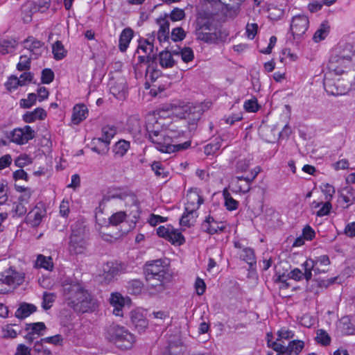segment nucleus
<instances>
[{
  "instance_id": "obj_33",
  "label": "nucleus",
  "mask_w": 355,
  "mask_h": 355,
  "mask_svg": "<svg viewBox=\"0 0 355 355\" xmlns=\"http://www.w3.org/2000/svg\"><path fill=\"white\" fill-rule=\"evenodd\" d=\"M304 347V342L301 340H293L285 346L286 349L291 354L298 355Z\"/></svg>"
},
{
  "instance_id": "obj_59",
  "label": "nucleus",
  "mask_w": 355,
  "mask_h": 355,
  "mask_svg": "<svg viewBox=\"0 0 355 355\" xmlns=\"http://www.w3.org/2000/svg\"><path fill=\"white\" fill-rule=\"evenodd\" d=\"M31 67V60L30 58L26 55H21L19 58V62L17 65V69L19 71H24L26 69H29Z\"/></svg>"
},
{
  "instance_id": "obj_5",
  "label": "nucleus",
  "mask_w": 355,
  "mask_h": 355,
  "mask_svg": "<svg viewBox=\"0 0 355 355\" xmlns=\"http://www.w3.org/2000/svg\"><path fill=\"white\" fill-rule=\"evenodd\" d=\"M352 47V46H345L342 51H338L339 55L331 56L329 64L330 73L340 76L347 71L348 64L354 55Z\"/></svg>"
},
{
  "instance_id": "obj_24",
  "label": "nucleus",
  "mask_w": 355,
  "mask_h": 355,
  "mask_svg": "<svg viewBox=\"0 0 355 355\" xmlns=\"http://www.w3.org/2000/svg\"><path fill=\"white\" fill-rule=\"evenodd\" d=\"M91 149L98 155H106L110 149V141H105L101 137L94 138L91 141Z\"/></svg>"
},
{
  "instance_id": "obj_38",
  "label": "nucleus",
  "mask_w": 355,
  "mask_h": 355,
  "mask_svg": "<svg viewBox=\"0 0 355 355\" xmlns=\"http://www.w3.org/2000/svg\"><path fill=\"white\" fill-rule=\"evenodd\" d=\"M116 134V128L114 125H105L101 129V137L103 140L108 141L110 143L111 140Z\"/></svg>"
},
{
  "instance_id": "obj_36",
  "label": "nucleus",
  "mask_w": 355,
  "mask_h": 355,
  "mask_svg": "<svg viewBox=\"0 0 355 355\" xmlns=\"http://www.w3.org/2000/svg\"><path fill=\"white\" fill-rule=\"evenodd\" d=\"M167 241L173 245H180L184 243L185 239L181 232L172 227V231H170Z\"/></svg>"
},
{
  "instance_id": "obj_10",
  "label": "nucleus",
  "mask_w": 355,
  "mask_h": 355,
  "mask_svg": "<svg viewBox=\"0 0 355 355\" xmlns=\"http://www.w3.org/2000/svg\"><path fill=\"white\" fill-rule=\"evenodd\" d=\"M35 137V131L29 125H24L23 128H15L10 132L8 139L17 144H26L29 140Z\"/></svg>"
},
{
  "instance_id": "obj_32",
  "label": "nucleus",
  "mask_w": 355,
  "mask_h": 355,
  "mask_svg": "<svg viewBox=\"0 0 355 355\" xmlns=\"http://www.w3.org/2000/svg\"><path fill=\"white\" fill-rule=\"evenodd\" d=\"M153 47V46H138L136 53L138 55L137 58L141 63L148 62L152 59L150 53H148V50L151 52Z\"/></svg>"
},
{
  "instance_id": "obj_20",
  "label": "nucleus",
  "mask_w": 355,
  "mask_h": 355,
  "mask_svg": "<svg viewBox=\"0 0 355 355\" xmlns=\"http://www.w3.org/2000/svg\"><path fill=\"white\" fill-rule=\"evenodd\" d=\"M340 202H343V207L347 209L355 202V189L347 186L343 189L339 194Z\"/></svg>"
},
{
  "instance_id": "obj_2",
  "label": "nucleus",
  "mask_w": 355,
  "mask_h": 355,
  "mask_svg": "<svg viewBox=\"0 0 355 355\" xmlns=\"http://www.w3.org/2000/svg\"><path fill=\"white\" fill-rule=\"evenodd\" d=\"M162 125L155 121V125L151 122L146 124L149 139L155 144L156 148L162 153H171L175 151L187 149L190 146L191 142L186 141L183 144H173V132L166 133L161 130Z\"/></svg>"
},
{
  "instance_id": "obj_48",
  "label": "nucleus",
  "mask_w": 355,
  "mask_h": 355,
  "mask_svg": "<svg viewBox=\"0 0 355 355\" xmlns=\"http://www.w3.org/2000/svg\"><path fill=\"white\" fill-rule=\"evenodd\" d=\"M315 339L318 343L325 346L329 345L331 342L330 336L323 329H318L317 331V336Z\"/></svg>"
},
{
  "instance_id": "obj_52",
  "label": "nucleus",
  "mask_w": 355,
  "mask_h": 355,
  "mask_svg": "<svg viewBox=\"0 0 355 355\" xmlns=\"http://www.w3.org/2000/svg\"><path fill=\"white\" fill-rule=\"evenodd\" d=\"M225 205L230 211L235 210L238 207L239 202L234 200L229 193H224Z\"/></svg>"
},
{
  "instance_id": "obj_53",
  "label": "nucleus",
  "mask_w": 355,
  "mask_h": 355,
  "mask_svg": "<svg viewBox=\"0 0 355 355\" xmlns=\"http://www.w3.org/2000/svg\"><path fill=\"white\" fill-rule=\"evenodd\" d=\"M186 36V33L181 27L175 28L171 32V40L174 42H181Z\"/></svg>"
},
{
  "instance_id": "obj_28",
  "label": "nucleus",
  "mask_w": 355,
  "mask_h": 355,
  "mask_svg": "<svg viewBox=\"0 0 355 355\" xmlns=\"http://www.w3.org/2000/svg\"><path fill=\"white\" fill-rule=\"evenodd\" d=\"M49 2L44 0L38 1H31L26 6L28 12L35 13L37 12H44L49 8Z\"/></svg>"
},
{
  "instance_id": "obj_26",
  "label": "nucleus",
  "mask_w": 355,
  "mask_h": 355,
  "mask_svg": "<svg viewBox=\"0 0 355 355\" xmlns=\"http://www.w3.org/2000/svg\"><path fill=\"white\" fill-rule=\"evenodd\" d=\"M37 311V307L33 304L22 302L19 304L18 309L16 310L15 315L18 319L22 320L28 317Z\"/></svg>"
},
{
  "instance_id": "obj_29",
  "label": "nucleus",
  "mask_w": 355,
  "mask_h": 355,
  "mask_svg": "<svg viewBox=\"0 0 355 355\" xmlns=\"http://www.w3.org/2000/svg\"><path fill=\"white\" fill-rule=\"evenodd\" d=\"M338 328L343 334L352 335L355 334V326L347 317H343L340 319Z\"/></svg>"
},
{
  "instance_id": "obj_21",
  "label": "nucleus",
  "mask_w": 355,
  "mask_h": 355,
  "mask_svg": "<svg viewBox=\"0 0 355 355\" xmlns=\"http://www.w3.org/2000/svg\"><path fill=\"white\" fill-rule=\"evenodd\" d=\"M167 278H159L153 277V280L148 282V290L150 295H157L164 291L166 288V280Z\"/></svg>"
},
{
  "instance_id": "obj_30",
  "label": "nucleus",
  "mask_w": 355,
  "mask_h": 355,
  "mask_svg": "<svg viewBox=\"0 0 355 355\" xmlns=\"http://www.w3.org/2000/svg\"><path fill=\"white\" fill-rule=\"evenodd\" d=\"M130 146V142L123 139L117 141L113 146L114 155L118 157H123Z\"/></svg>"
},
{
  "instance_id": "obj_40",
  "label": "nucleus",
  "mask_w": 355,
  "mask_h": 355,
  "mask_svg": "<svg viewBox=\"0 0 355 355\" xmlns=\"http://www.w3.org/2000/svg\"><path fill=\"white\" fill-rule=\"evenodd\" d=\"M151 168L158 178H166L169 175V172L164 168L160 162H154L151 165Z\"/></svg>"
},
{
  "instance_id": "obj_47",
  "label": "nucleus",
  "mask_w": 355,
  "mask_h": 355,
  "mask_svg": "<svg viewBox=\"0 0 355 355\" xmlns=\"http://www.w3.org/2000/svg\"><path fill=\"white\" fill-rule=\"evenodd\" d=\"M221 147L220 139L216 138L213 142L207 144L205 147V153L207 155H213L216 153Z\"/></svg>"
},
{
  "instance_id": "obj_12",
  "label": "nucleus",
  "mask_w": 355,
  "mask_h": 355,
  "mask_svg": "<svg viewBox=\"0 0 355 355\" xmlns=\"http://www.w3.org/2000/svg\"><path fill=\"white\" fill-rule=\"evenodd\" d=\"M324 87L325 91L332 96L343 95L349 90L348 84L344 83V80L340 78L331 79L325 78Z\"/></svg>"
},
{
  "instance_id": "obj_31",
  "label": "nucleus",
  "mask_w": 355,
  "mask_h": 355,
  "mask_svg": "<svg viewBox=\"0 0 355 355\" xmlns=\"http://www.w3.org/2000/svg\"><path fill=\"white\" fill-rule=\"evenodd\" d=\"M37 268H42L46 270L51 271L53 269L54 265L53 259L51 257H46L43 254L37 255L35 262Z\"/></svg>"
},
{
  "instance_id": "obj_41",
  "label": "nucleus",
  "mask_w": 355,
  "mask_h": 355,
  "mask_svg": "<svg viewBox=\"0 0 355 355\" xmlns=\"http://www.w3.org/2000/svg\"><path fill=\"white\" fill-rule=\"evenodd\" d=\"M142 288L143 283L139 279H133L128 282V290L131 294H139L142 291Z\"/></svg>"
},
{
  "instance_id": "obj_25",
  "label": "nucleus",
  "mask_w": 355,
  "mask_h": 355,
  "mask_svg": "<svg viewBox=\"0 0 355 355\" xmlns=\"http://www.w3.org/2000/svg\"><path fill=\"white\" fill-rule=\"evenodd\" d=\"M179 56L178 52L171 53L168 51H163L159 54V62L163 68H171L174 66L175 60L174 56Z\"/></svg>"
},
{
  "instance_id": "obj_49",
  "label": "nucleus",
  "mask_w": 355,
  "mask_h": 355,
  "mask_svg": "<svg viewBox=\"0 0 355 355\" xmlns=\"http://www.w3.org/2000/svg\"><path fill=\"white\" fill-rule=\"evenodd\" d=\"M26 329L30 330L31 333H33L34 334L40 336L42 335V331L46 329V325L44 322H42L31 323L28 324Z\"/></svg>"
},
{
  "instance_id": "obj_51",
  "label": "nucleus",
  "mask_w": 355,
  "mask_h": 355,
  "mask_svg": "<svg viewBox=\"0 0 355 355\" xmlns=\"http://www.w3.org/2000/svg\"><path fill=\"white\" fill-rule=\"evenodd\" d=\"M37 101V95L34 93L29 94L27 98L20 100V106L23 108H30L34 105Z\"/></svg>"
},
{
  "instance_id": "obj_35",
  "label": "nucleus",
  "mask_w": 355,
  "mask_h": 355,
  "mask_svg": "<svg viewBox=\"0 0 355 355\" xmlns=\"http://www.w3.org/2000/svg\"><path fill=\"white\" fill-rule=\"evenodd\" d=\"M239 256L241 259L245 261L250 266H252L256 263L254 252L252 248H245L242 249L239 253Z\"/></svg>"
},
{
  "instance_id": "obj_4",
  "label": "nucleus",
  "mask_w": 355,
  "mask_h": 355,
  "mask_svg": "<svg viewBox=\"0 0 355 355\" xmlns=\"http://www.w3.org/2000/svg\"><path fill=\"white\" fill-rule=\"evenodd\" d=\"M105 337L122 349L132 348L135 342L134 335L118 324L110 325L107 329Z\"/></svg>"
},
{
  "instance_id": "obj_23",
  "label": "nucleus",
  "mask_w": 355,
  "mask_h": 355,
  "mask_svg": "<svg viewBox=\"0 0 355 355\" xmlns=\"http://www.w3.org/2000/svg\"><path fill=\"white\" fill-rule=\"evenodd\" d=\"M88 116V109L84 104H77L73 108L71 121L78 125L85 120Z\"/></svg>"
},
{
  "instance_id": "obj_37",
  "label": "nucleus",
  "mask_w": 355,
  "mask_h": 355,
  "mask_svg": "<svg viewBox=\"0 0 355 355\" xmlns=\"http://www.w3.org/2000/svg\"><path fill=\"white\" fill-rule=\"evenodd\" d=\"M329 32V27L327 24L322 23L318 30L315 31L313 36V42L318 43L323 40Z\"/></svg>"
},
{
  "instance_id": "obj_45",
  "label": "nucleus",
  "mask_w": 355,
  "mask_h": 355,
  "mask_svg": "<svg viewBox=\"0 0 355 355\" xmlns=\"http://www.w3.org/2000/svg\"><path fill=\"white\" fill-rule=\"evenodd\" d=\"M320 187L324 195V200L331 202L336 191L335 188L328 183L322 184Z\"/></svg>"
},
{
  "instance_id": "obj_58",
  "label": "nucleus",
  "mask_w": 355,
  "mask_h": 355,
  "mask_svg": "<svg viewBox=\"0 0 355 355\" xmlns=\"http://www.w3.org/2000/svg\"><path fill=\"white\" fill-rule=\"evenodd\" d=\"M5 86L8 90L12 91L16 89L21 85L17 76H11L5 83Z\"/></svg>"
},
{
  "instance_id": "obj_8",
  "label": "nucleus",
  "mask_w": 355,
  "mask_h": 355,
  "mask_svg": "<svg viewBox=\"0 0 355 355\" xmlns=\"http://www.w3.org/2000/svg\"><path fill=\"white\" fill-rule=\"evenodd\" d=\"M211 23L206 19L200 18L197 20L196 35L197 39L203 42H217L218 33L213 31Z\"/></svg>"
},
{
  "instance_id": "obj_16",
  "label": "nucleus",
  "mask_w": 355,
  "mask_h": 355,
  "mask_svg": "<svg viewBox=\"0 0 355 355\" xmlns=\"http://www.w3.org/2000/svg\"><path fill=\"white\" fill-rule=\"evenodd\" d=\"M125 205L126 212L128 215L137 220L139 217L141 212L140 203L137 196L134 194L128 195L125 198Z\"/></svg>"
},
{
  "instance_id": "obj_15",
  "label": "nucleus",
  "mask_w": 355,
  "mask_h": 355,
  "mask_svg": "<svg viewBox=\"0 0 355 355\" xmlns=\"http://www.w3.org/2000/svg\"><path fill=\"white\" fill-rule=\"evenodd\" d=\"M130 302L128 297H124L119 293H112L110 295V303L114 307L113 313L116 316H123V308Z\"/></svg>"
},
{
  "instance_id": "obj_39",
  "label": "nucleus",
  "mask_w": 355,
  "mask_h": 355,
  "mask_svg": "<svg viewBox=\"0 0 355 355\" xmlns=\"http://www.w3.org/2000/svg\"><path fill=\"white\" fill-rule=\"evenodd\" d=\"M191 214V212L186 211V209H184V212L180 220L181 225L190 227L195 223L196 218L198 217V213L194 211L193 214Z\"/></svg>"
},
{
  "instance_id": "obj_44",
  "label": "nucleus",
  "mask_w": 355,
  "mask_h": 355,
  "mask_svg": "<svg viewBox=\"0 0 355 355\" xmlns=\"http://www.w3.org/2000/svg\"><path fill=\"white\" fill-rule=\"evenodd\" d=\"M134 36V31L130 28L123 29L120 35L119 44H129Z\"/></svg>"
},
{
  "instance_id": "obj_17",
  "label": "nucleus",
  "mask_w": 355,
  "mask_h": 355,
  "mask_svg": "<svg viewBox=\"0 0 355 355\" xmlns=\"http://www.w3.org/2000/svg\"><path fill=\"white\" fill-rule=\"evenodd\" d=\"M203 232L209 234H214L218 231H223L225 229L223 223L220 221L215 220L211 215L207 216L201 225Z\"/></svg>"
},
{
  "instance_id": "obj_64",
  "label": "nucleus",
  "mask_w": 355,
  "mask_h": 355,
  "mask_svg": "<svg viewBox=\"0 0 355 355\" xmlns=\"http://www.w3.org/2000/svg\"><path fill=\"white\" fill-rule=\"evenodd\" d=\"M243 106L245 110L249 112H254L258 110V104L256 99L246 101Z\"/></svg>"
},
{
  "instance_id": "obj_56",
  "label": "nucleus",
  "mask_w": 355,
  "mask_h": 355,
  "mask_svg": "<svg viewBox=\"0 0 355 355\" xmlns=\"http://www.w3.org/2000/svg\"><path fill=\"white\" fill-rule=\"evenodd\" d=\"M184 62L193 60L194 58L193 50L189 47H184L180 52H178Z\"/></svg>"
},
{
  "instance_id": "obj_14",
  "label": "nucleus",
  "mask_w": 355,
  "mask_h": 355,
  "mask_svg": "<svg viewBox=\"0 0 355 355\" xmlns=\"http://www.w3.org/2000/svg\"><path fill=\"white\" fill-rule=\"evenodd\" d=\"M204 199L200 194V191L197 188L190 189L187 193V202L184 209L186 211H190L193 214L197 212L200 206L203 203Z\"/></svg>"
},
{
  "instance_id": "obj_55",
  "label": "nucleus",
  "mask_w": 355,
  "mask_h": 355,
  "mask_svg": "<svg viewBox=\"0 0 355 355\" xmlns=\"http://www.w3.org/2000/svg\"><path fill=\"white\" fill-rule=\"evenodd\" d=\"M52 52L53 57L55 60H62L64 58L67 53L64 46H52Z\"/></svg>"
},
{
  "instance_id": "obj_42",
  "label": "nucleus",
  "mask_w": 355,
  "mask_h": 355,
  "mask_svg": "<svg viewBox=\"0 0 355 355\" xmlns=\"http://www.w3.org/2000/svg\"><path fill=\"white\" fill-rule=\"evenodd\" d=\"M127 216L126 211H117L109 218V223L112 225L116 226L124 221Z\"/></svg>"
},
{
  "instance_id": "obj_7",
  "label": "nucleus",
  "mask_w": 355,
  "mask_h": 355,
  "mask_svg": "<svg viewBox=\"0 0 355 355\" xmlns=\"http://www.w3.org/2000/svg\"><path fill=\"white\" fill-rule=\"evenodd\" d=\"M330 260L327 255H321L315 259H308L302 264L305 270L306 280L308 282L312 278V271L315 274L325 273L329 270Z\"/></svg>"
},
{
  "instance_id": "obj_46",
  "label": "nucleus",
  "mask_w": 355,
  "mask_h": 355,
  "mask_svg": "<svg viewBox=\"0 0 355 355\" xmlns=\"http://www.w3.org/2000/svg\"><path fill=\"white\" fill-rule=\"evenodd\" d=\"M55 300V295L51 293L44 292L42 297V306L44 309L48 310L52 306Z\"/></svg>"
},
{
  "instance_id": "obj_50",
  "label": "nucleus",
  "mask_w": 355,
  "mask_h": 355,
  "mask_svg": "<svg viewBox=\"0 0 355 355\" xmlns=\"http://www.w3.org/2000/svg\"><path fill=\"white\" fill-rule=\"evenodd\" d=\"M28 216L29 219L32 220L33 225H37L40 223L44 214L40 209H35L30 211Z\"/></svg>"
},
{
  "instance_id": "obj_63",
  "label": "nucleus",
  "mask_w": 355,
  "mask_h": 355,
  "mask_svg": "<svg viewBox=\"0 0 355 355\" xmlns=\"http://www.w3.org/2000/svg\"><path fill=\"white\" fill-rule=\"evenodd\" d=\"M184 17H185V13H184V10L178 8H174L171 11V15H170L171 19L173 21L182 20V19L184 18Z\"/></svg>"
},
{
  "instance_id": "obj_43",
  "label": "nucleus",
  "mask_w": 355,
  "mask_h": 355,
  "mask_svg": "<svg viewBox=\"0 0 355 355\" xmlns=\"http://www.w3.org/2000/svg\"><path fill=\"white\" fill-rule=\"evenodd\" d=\"M277 341L281 343L283 340L292 339L295 336V334L293 331L288 329L286 327H282L277 332Z\"/></svg>"
},
{
  "instance_id": "obj_11",
  "label": "nucleus",
  "mask_w": 355,
  "mask_h": 355,
  "mask_svg": "<svg viewBox=\"0 0 355 355\" xmlns=\"http://www.w3.org/2000/svg\"><path fill=\"white\" fill-rule=\"evenodd\" d=\"M144 272L146 280H153V277H157V279L167 278V272L161 259L148 262L145 265Z\"/></svg>"
},
{
  "instance_id": "obj_18",
  "label": "nucleus",
  "mask_w": 355,
  "mask_h": 355,
  "mask_svg": "<svg viewBox=\"0 0 355 355\" xmlns=\"http://www.w3.org/2000/svg\"><path fill=\"white\" fill-rule=\"evenodd\" d=\"M110 91L113 96L119 100L125 98L126 83L124 78H119L116 80H112L109 83Z\"/></svg>"
},
{
  "instance_id": "obj_3",
  "label": "nucleus",
  "mask_w": 355,
  "mask_h": 355,
  "mask_svg": "<svg viewBox=\"0 0 355 355\" xmlns=\"http://www.w3.org/2000/svg\"><path fill=\"white\" fill-rule=\"evenodd\" d=\"M205 110L202 104H169L162 105L155 111V115L161 118L175 115L180 118L188 119L193 124L200 119Z\"/></svg>"
},
{
  "instance_id": "obj_34",
  "label": "nucleus",
  "mask_w": 355,
  "mask_h": 355,
  "mask_svg": "<svg viewBox=\"0 0 355 355\" xmlns=\"http://www.w3.org/2000/svg\"><path fill=\"white\" fill-rule=\"evenodd\" d=\"M235 180L239 191L247 193L250 191L252 180H250L249 177L238 176Z\"/></svg>"
},
{
  "instance_id": "obj_6",
  "label": "nucleus",
  "mask_w": 355,
  "mask_h": 355,
  "mask_svg": "<svg viewBox=\"0 0 355 355\" xmlns=\"http://www.w3.org/2000/svg\"><path fill=\"white\" fill-rule=\"evenodd\" d=\"M24 274L12 267L0 274V293H8L11 288L22 284Z\"/></svg>"
},
{
  "instance_id": "obj_22",
  "label": "nucleus",
  "mask_w": 355,
  "mask_h": 355,
  "mask_svg": "<svg viewBox=\"0 0 355 355\" xmlns=\"http://www.w3.org/2000/svg\"><path fill=\"white\" fill-rule=\"evenodd\" d=\"M124 269L121 263L114 262L107 263L103 268L105 279L111 281L114 277L123 272Z\"/></svg>"
},
{
  "instance_id": "obj_57",
  "label": "nucleus",
  "mask_w": 355,
  "mask_h": 355,
  "mask_svg": "<svg viewBox=\"0 0 355 355\" xmlns=\"http://www.w3.org/2000/svg\"><path fill=\"white\" fill-rule=\"evenodd\" d=\"M54 79V73L51 69H44L42 71L41 81L44 84H50Z\"/></svg>"
},
{
  "instance_id": "obj_13",
  "label": "nucleus",
  "mask_w": 355,
  "mask_h": 355,
  "mask_svg": "<svg viewBox=\"0 0 355 355\" xmlns=\"http://www.w3.org/2000/svg\"><path fill=\"white\" fill-rule=\"evenodd\" d=\"M86 245L83 231L73 230L69 243V252L74 254H81L85 250Z\"/></svg>"
},
{
  "instance_id": "obj_61",
  "label": "nucleus",
  "mask_w": 355,
  "mask_h": 355,
  "mask_svg": "<svg viewBox=\"0 0 355 355\" xmlns=\"http://www.w3.org/2000/svg\"><path fill=\"white\" fill-rule=\"evenodd\" d=\"M63 338L60 334L42 338L41 342L51 343L55 345H62Z\"/></svg>"
},
{
  "instance_id": "obj_9",
  "label": "nucleus",
  "mask_w": 355,
  "mask_h": 355,
  "mask_svg": "<svg viewBox=\"0 0 355 355\" xmlns=\"http://www.w3.org/2000/svg\"><path fill=\"white\" fill-rule=\"evenodd\" d=\"M309 24V19L305 15L293 17L291 24V31L295 42H301V38L308 29Z\"/></svg>"
},
{
  "instance_id": "obj_62",
  "label": "nucleus",
  "mask_w": 355,
  "mask_h": 355,
  "mask_svg": "<svg viewBox=\"0 0 355 355\" xmlns=\"http://www.w3.org/2000/svg\"><path fill=\"white\" fill-rule=\"evenodd\" d=\"M321 206L322 207L317 211L316 216L322 217L328 215L330 213V211L332 208L331 202L326 201L324 203H322Z\"/></svg>"
},
{
  "instance_id": "obj_54",
  "label": "nucleus",
  "mask_w": 355,
  "mask_h": 355,
  "mask_svg": "<svg viewBox=\"0 0 355 355\" xmlns=\"http://www.w3.org/2000/svg\"><path fill=\"white\" fill-rule=\"evenodd\" d=\"M17 332L13 329L12 324H7L2 328V337L4 338H15Z\"/></svg>"
},
{
  "instance_id": "obj_27",
  "label": "nucleus",
  "mask_w": 355,
  "mask_h": 355,
  "mask_svg": "<svg viewBox=\"0 0 355 355\" xmlns=\"http://www.w3.org/2000/svg\"><path fill=\"white\" fill-rule=\"evenodd\" d=\"M46 112L42 107H37L33 111L26 112L23 115V120L28 123L37 120H44L46 117Z\"/></svg>"
},
{
  "instance_id": "obj_19",
  "label": "nucleus",
  "mask_w": 355,
  "mask_h": 355,
  "mask_svg": "<svg viewBox=\"0 0 355 355\" xmlns=\"http://www.w3.org/2000/svg\"><path fill=\"white\" fill-rule=\"evenodd\" d=\"M130 316L132 324L138 331H144L148 327V322L141 310L132 311Z\"/></svg>"
},
{
  "instance_id": "obj_60",
  "label": "nucleus",
  "mask_w": 355,
  "mask_h": 355,
  "mask_svg": "<svg viewBox=\"0 0 355 355\" xmlns=\"http://www.w3.org/2000/svg\"><path fill=\"white\" fill-rule=\"evenodd\" d=\"M12 211L14 216L21 217L26 214L27 209L24 203L19 202L14 205Z\"/></svg>"
},
{
  "instance_id": "obj_1",
  "label": "nucleus",
  "mask_w": 355,
  "mask_h": 355,
  "mask_svg": "<svg viewBox=\"0 0 355 355\" xmlns=\"http://www.w3.org/2000/svg\"><path fill=\"white\" fill-rule=\"evenodd\" d=\"M63 300L67 306L80 313L94 312L99 306L97 299L78 282L63 285Z\"/></svg>"
}]
</instances>
